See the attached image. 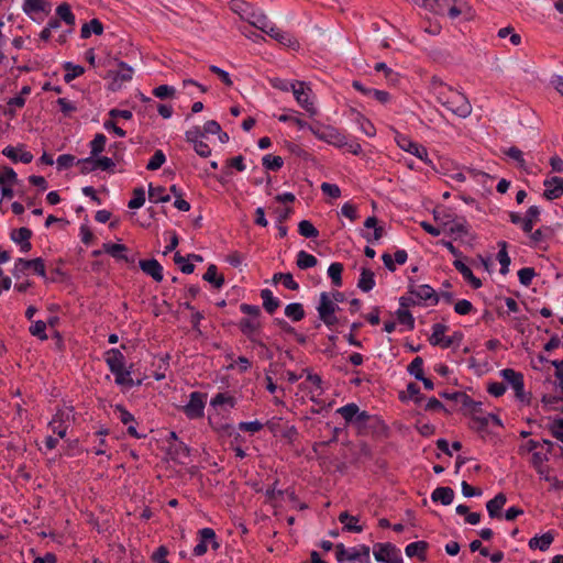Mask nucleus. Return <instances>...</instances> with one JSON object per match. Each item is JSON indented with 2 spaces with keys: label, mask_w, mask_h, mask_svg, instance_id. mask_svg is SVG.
<instances>
[{
  "label": "nucleus",
  "mask_w": 563,
  "mask_h": 563,
  "mask_svg": "<svg viewBox=\"0 0 563 563\" xmlns=\"http://www.w3.org/2000/svg\"><path fill=\"white\" fill-rule=\"evenodd\" d=\"M198 536L199 542L192 550L194 555L201 556L207 553L209 543L213 550L219 549L220 544L217 541V536L213 529L202 528L198 531Z\"/></svg>",
  "instance_id": "14"
},
{
  "label": "nucleus",
  "mask_w": 563,
  "mask_h": 563,
  "mask_svg": "<svg viewBox=\"0 0 563 563\" xmlns=\"http://www.w3.org/2000/svg\"><path fill=\"white\" fill-rule=\"evenodd\" d=\"M103 32V25L98 19H92L88 23H85L80 31L81 38H88L93 33L101 35Z\"/></svg>",
  "instance_id": "36"
},
{
  "label": "nucleus",
  "mask_w": 563,
  "mask_h": 563,
  "mask_svg": "<svg viewBox=\"0 0 563 563\" xmlns=\"http://www.w3.org/2000/svg\"><path fill=\"white\" fill-rule=\"evenodd\" d=\"M339 521L343 525V529L349 532L360 533L363 531V527L358 525V518L351 516L347 511L339 515Z\"/></svg>",
  "instance_id": "27"
},
{
  "label": "nucleus",
  "mask_w": 563,
  "mask_h": 563,
  "mask_svg": "<svg viewBox=\"0 0 563 563\" xmlns=\"http://www.w3.org/2000/svg\"><path fill=\"white\" fill-rule=\"evenodd\" d=\"M285 314L292 321H300L305 318V310L301 303L292 302L286 306Z\"/></svg>",
  "instance_id": "42"
},
{
  "label": "nucleus",
  "mask_w": 563,
  "mask_h": 563,
  "mask_svg": "<svg viewBox=\"0 0 563 563\" xmlns=\"http://www.w3.org/2000/svg\"><path fill=\"white\" fill-rule=\"evenodd\" d=\"M207 395L200 391H194L189 396V401L184 406V412L189 419L203 417Z\"/></svg>",
  "instance_id": "13"
},
{
  "label": "nucleus",
  "mask_w": 563,
  "mask_h": 563,
  "mask_svg": "<svg viewBox=\"0 0 563 563\" xmlns=\"http://www.w3.org/2000/svg\"><path fill=\"white\" fill-rule=\"evenodd\" d=\"M428 547L429 544L426 541L411 542L406 547L405 553L409 558L417 556L421 561H424Z\"/></svg>",
  "instance_id": "28"
},
{
  "label": "nucleus",
  "mask_w": 563,
  "mask_h": 563,
  "mask_svg": "<svg viewBox=\"0 0 563 563\" xmlns=\"http://www.w3.org/2000/svg\"><path fill=\"white\" fill-rule=\"evenodd\" d=\"M298 232L300 235L308 239H314L319 236V231L309 220H302L299 222Z\"/></svg>",
  "instance_id": "45"
},
{
  "label": "nucleus",
  "mask_w": 563,
  "mask_h": 563,
  "mask_svg": "<svg viewBox=\"0 0 563 563\" xmlns=\"http://www.w3.org/2000/svg\"><path fill=\"white\" fill-rule=\"evenodd\" d=\"M141 269L155 282L163 280V266L154 258L140 261Z\"/></svg>",
  "instance_id": "20"
},
{
  "label": "nucleus",
  "mask_w": 563,
  "mask_h": 563,
  "mask_svg": "<svg viewBox=\"0 0 563 563\" xmlns=\"http://www.w3.org/2000/svg\"><path fill=\"white\" fill-rule=\"evenodd\" d=\"M335 558L339 563H371L369 547L361 544L345 548L339 543L335 545Z\"/></svg>",
  "instance_id": "3"
},
{
  "label": "nucleus",
  "mask_w": 563,
  "mask_h": 563,
  "mask_svg": "<svg viewBox=\"0 0 563 563\" xmlns=\"http://www.w3.org/2000/svg\"><path fill=\"white\" fill-rule=\"evenodd\" d=\"M263 166L268 170H279L284 165V159L280 156L267 154L262 158Z\"/></svg>",
  "instance_id": "46"
},
{
  "label": "nucleus",
  "mask_w": 563,
  "mask_h": 563,
  "mask_svg": "<svg viewBox=\"0 0 563 563\" xmlns=\"http://www.w3.org/2000/svg\"><path fill=\"white\" fill-rule=\"evenodd\" d=\"M211 406H222L224 404H228L230 407L235 406V399L232 396H229L227 394L219 393L211 399Z\"/></svg>",
  "instance_id": "59"
},
{
  "label": "nucleus",
  "mask_w": 563,
  "mask_h": 563,
  "mask_svg": "<svg viewBox=\"0 0 563 563\" xmlns=\"http://www.w3.org/2000/svg\"><path fill=\"white\" fill-rule=\"evenodd\" d=\"M549 431L553 438L563 443V419H556L549 426Z\"/></svg>",
  "instance_id": "60"
},
{
  "label": "nucleus",
  "mask_w": 563,
  "mask_h": 563,
  "mask_svg": "<svg viewBox=\"0 0 563 563\" xmlns=\"http://www.w3.org/2000/svg\"><path fill=\"white\" fill-rule=\"evenodd\" d=\"M423 7L439 15H448L455 20L465 14L470 8L462 0H423Z\"/></svg>",
  "instance_id": "2"
},
{
  "label": "nucleus",
  "mask_w": 563,
  "mask_h": 563,
  "mask_svg": "<svg viewBox=\"0 0 563 563\" xmlns=\"http://www.w3.org/2000/svg\"><path fill=\"white\" fill-rule=\"evenodd\" d=\"M433 503H440L444 506L451 505L454 499V490L451 487H438L431 494Z\"/></svg>",
  "instance_id": "23"
},
{
  "label": "nucleus",
  "mask_w": 563,
  "mask_h": 563,
  "mask_svg": "<svg viewBox=\"0 0 563 563\" xmlns=\"http://www.w3.org/2000/svg\"><path fill=\"white\" fill-rule=\"evenodd\" d=\"M29 331L33 336H36L42 341H45L48 338L46 334V322L45 321L37 320V321L33 322L32 325L29 328Z\"/></svg>",
  "instance_id": "52"
},
{
  "label": "nucleus",
  "mask_w": 563,
  "mask_h": 563,
  "mask_svg": "<svg viewBox=\"0 0 563 563\" xmlns=\"http://www.w3.org/2000/svg\"><path fill=\"white\" fill-rule=\"evenodd\" d=\"M56 14L68 25L75 24V15L73 14L69 4L62 3L56 8Z\"/></svg>",
  "instance_id": "48"
},
{
  "label": "nucleus",
  "mask_w": 563,
  "mask_h": 563,
  "mask_svg": "<svg viewBox=\"0 0 563 563\" xmlns=\"http://www.w3.org/2000/svg\"><path fill=\"white\" fill-rule=\"evenodd\" d=\"M358 406L354 402L347 404L336 409V413H339L346 423L355 422L357 415Z\"/></svg>",
  "instance_id": "39"
},
{
  "label": "nucleus",
  "mask_w": 563,
  "mask_h": 563,
  "mask_svg": "<svg viewBox=\"0 0 563 563\" xmlns=\"http://www.w3.org/2000/svg\"><path fill=\"white\" fill-rule=\"evenodd\" d=\"M375 275L374 273L366 267L361 268L360 278L357 282V287L364 291L368 292L375 287Z\"/></svg>",
  "instance_id": "25"
},
{
  "label": "nucleus",
  "mask_w": 563,
  "mask_h": 563,
  "mask_svg": "<svg viewBox=\"0 0 563 563\" xmlns=\"http://www.w3.org/2000/svg\"><path fill=\"white\" fill-rule=\"evenodd\" d=\"M261 298L263 300V307L264 309L269 313H274L276 309L279 307L280 301L279 299L275 298L273 296V292L265 288L261 290Z\"/></svg>",
  "instance_id": "35"
},
{
  "label": "nucleus",
  "mask_w": 563,
  "mask_h": 563,
  "mask_svg": "<svg viewBox=\"0 0 563 563\" xmlns=\"http://www.w3.org/2000/svg\"><path fill=\"white\" fill-rule=\"evenodd\" d=\"M408 373L416 379H420L424 376L423 373V360L420 356L415 357L407 368Z\"/></svg>",
  "instance_id": "50"
},
{
  "label": "nucleus",
  "mask_w": 563,
  "mask_h": 563,
  "mask_svg": "<svg viewBox=\"0 0 563 563\" xmlns=\"http://www.w3.org/2000/svg\"><path fill=\"white\" fill-rule=\"evenodd\" d=\"M106 143L107 137L104 134H96L93 140L90 142V155L92 157H97L101 152L104 151Z\"/></svg>",
  "instance_id": "44"
},
{
  "label": "nucleus",
  "mask_w": 563,
  "mask_h": 563,
  "mask_svg": "<svg viewBox=\"0 0 563 563\" xmlns=\"http://www.w3.org/2000/svg\"><path fill=\"white\" fill-rule=\"evenodd\" d=\"M2 154L10 158L12 162H22L24 164H29L33 159V155L30 152H22L21 154H18V148L13 146H7Z\"/></svg>",
  "instance_id": "32"
},
{
  "label": "nucleus",
  "mask_w": 563,
  "mask_h": 563,
  "mask_svg": "<svg viewBox=\"0 0 563 563\" xmlns=\"http://www.w3.org/2000/svg\"><path fill=\"white\" fill-rule=\"evenodd\" d=\"M104 360L111 373L125 368V357L119 349L107 351Z\"/></svg>",
  "instance_id": "18"
},
{
  "label": "nucleus",
  "mask_w": 563,
  "mask_h": 563,
  "mask_svg": "<svg viewBox=\"0 0 563 563\" xmlns=\"http://www.w3.org/2000/svg\"><path fill=\"white\" fill-rule=\"evenodd\" d=\"M272 38L280 43L282 45L296 49L299 47V43L296 37H294L290 33L285 32L278 27L269 26V31L267 33Z\"/></svg>",
  "instance_id": "16"
},
{
  "label": "nucleus",
  "mask_w": 563,
  "mask_h": 563,
  "mask_svg": "<svg viewBox=\"0 0 563 563\" xmlns=\"http://www.w3.org/2000/svg\"><path fill=\"white\" fill-rule=\"evenodd\" d=\"M545 190L543 197L548 200H554L563 195V178L552 177L543 183Z\"/></svg>",
  "instance_id": "17"
},
{
  "label": "nucleus",
  "mask_w": 563,
  "mask_h": 563,
  "mask_svg": "<svg viewBox=\"0 0 563 563\" xmlns=\"http://www.w3.org/2000/svg\"><path fill=\"white\" fill-rule=\"evenodd\" d=\"M394 139L396 144L402 151L415 155L427 165H432V161L429 157L428 150L423 145L412 141L408 135L401 134L399 132L395 133Z\"/></svg>",
  "instance_id": "6"
},
{
  "label": "nucleus",
  "mask_w": 563,
  "mask_h": 563,
  "mask_svg": "<svg viewBox=\"0 0 563 563\" xmlns=\"http://www.w3.org/2000/svg\"><path fill=\"white\" fill-rule=\"evenodd\" d=\"M102 250L117 261H123L126 263L133 262V260L128 256V247L124 244L108 242L102 244Z\"/></svg>",
  "instance_id": "19"
},
{
  "label": "nucleus",
  "mask_w": 563,
  "mask_h": 563,
  "mask_svg": "<svg viewBox=\"0 0 563 563\" xmlns=\"http://www.w3.org/2000/svg\"><path fill=\"white\" fill-rule=\"evenodd\" d=\"M74 420V408L65 406L57 409L56 413L48 422V428L53 431V433L57 434L58 438L64 439L67 434L70 422Z\"/></svg>",
  "instance_id": "5"
},
{
  "label": "nucleus",
  "mask_w": 563,
  "mask_h": 563,
  "mask_svg": "<svg viewBox=\"0 0 563 563\" xmlns=\"http://www.w3.org/2000/svg\"><path fill=\"white\" fill-rule=\"evenodd\" d=\"M500 250L497 253V260L500 264V274L506 275L509 271L510 265V257L507 252V243L506 242H499Z\"/></svg>",
  "instance_id": "43"
},
{
  "label": "nucleus",
  "mask_w": 563,
  "mask_h": 563,
  "mask_svg": "<svg viewBox=\"0 0 563 563\" xmlns=\"http://www.w3.org/2000/svg\"><path fill=\"white\" fill-rule=\"evenodd\" d=\"M453 266L454 268L463 276V278L470 283V285L474 288V289H478L482 287V280L479 278H477L473 272L471 271V268L465 265L461 260L459 258H455V261L453 262Z\"/></svg>",
  "instance_id": "21"
},
{
  "label": "nucleus",
  "mask_w": 563,
  "mask_h": 563,
  "mask_svg": "<svg viewBox=\"0 0 563 563\" xmlns=\"http://www.w3.org/2000/svg\"><path fill=\"white\" fill-rule=\"evenodd\" d=\"M32 238V231L27 228L14 229L10 233V239L20 246L22 253H27L32 249L30 239Z\"/></svg>",
  "instance_id": "15"
},
{
  "label": "nucleus",
  "mask_w": 563,
  "mask_h": 563,
  "mask_svg": "<svg viewBox=\"0 0 563 563\" xmlns=\"http://www.w3.org/2000/svg\"><path fill=\"white\" fill-rule=\"evenodd\" d=\"M202 278L212 284L214 288L219 289L224 284V277L223 275L218 274V268L214 264H210L203 274Z\"/></svg>",
  "instance_id": "33"
},
{
  "label": "nucleus",
  "mask_w": 563,
  "mask_h": 563,
  "mask_svg": "<svg viewBox=\"0 0 563 563\" xmlns=\"http://www.w3.org/2000/svg\"><path fill=\"white\" fill-rule=\"evenodd\" d=\"M132 76H133L132 67H130L125 63H120L119 68L114 75V80L115 81L120 80L121 82L129 81L132 79Z\"/></svg>",
  "instance_id": "54"
},
{
  "label": "nucleus",
  "mask_w": 563,
  "mask_h": 563,
  "mask_svg": "<svg viewBox=\"0 0 563 563\" xmlns=\"http://www.w3.org/2000/svg\"><path fill=\"white\" fill-rule=\"evenodd\" d=\"M263 427H264V424L258 420L243 421V422L239 423V429L241 431L251 432V433H256V432L261 431L263 429Z\"/></svg>",
  "instance_id": "63"
},
{
  "label": "nucleus",
  "mask_w": 563,
  "mask_h": 563,
  "mask_svg": "<svg viewBox=\"0 0 563 563\" xmlns=\"http://www.w3.org/2000/svg\"><path fill=\"white\" fill-rule=\"evenodd\" d=\"M47 8L46 0H24L23 11L27 15L45 12Z\"/></svg>",
  "instance_id": "37"
},
{
  "label": "nucleus",
  "mask_w": 563,
  "mask_h": 563,
  "mask_svg": "<svg viewBox=\"0 0 563 563\" xmlns=\"http://www.w3.org/2000/svg\"><path fill=\"white\" fill-rule=\"evenodd\" d=\"M240 329L243 334L251 338V335L258 329V323L255 320L244 318L240 321Z\"/></svg>",
  "instance_id": "58"
},
{
  "label": "nucleus",
  "mask_w": 563,
  "mask_h": 563,
  "mask_svg": "<svg viewBox=\"0 0 563 563\" xmlns=\"http://www.w3.org/2000/svg\"><path fill=\"white\" fill-rule=\"evenodd\" d=\"M247 20L253 26L266 34L269 31V26H274L269 19L262 12H252Z\"/></svg>",
  "instance_id": "29"
},
{
  "label": "nucleus",
  "mask_w": 563,
  "mask_h": 563,
  "mask_svg": "<svg viewBox=\"0 0 563 563\" xmlns=\"http://www.w3.org/2000/svg\"><path fill=\"white\" fill-rule=\"evenodd\" d=\"M318 263V260L312 254L301 250L297 253L296 264L300 269H308L314 267Z\"/></svg>",
  "instance_id": "38"
},
{
  "label": "nucleus",
  "mask_w": 563,
  "mask_h": 563,
  "mask_svg": "<svg viewBox=\"0 0 563 563\" xmlns=\"http://www.w3.org/2000/svg\"><path fill=\"white\" fill-rule=\"evenodd\" d=\"M294 97L297 103L303 108L309 115L313 117L317 114V108L311 101L312 90L303 81H296L292 89Z\"/></svg>",
  "instance_id": "11"
},
{
  "label": "nucleus",
  "mask_w": 563,
  "mask_h": 563,
  "mask_svg": "<svg viewBox=\"0 0 563 563\" xmlns=\"http://www.w3.org/2000/svg\"><path fill=\"white\" fill-rule=\"evenodd\" d=\"M373 554L382 563H404L400 550L389 542L374 544Z\"/></svg>",
  "instance_id": "8"
},
{
  "label": "nucleus",
  "mask_w": 563,
  "mask_h": 563,
  "mask_svg": "<svg viewBox=\"0 0 563 563\" xmlns=\"http://www.w3.org/2000/svg\"><path fill=\"white\" fill-rule=\"evenodd\" d=\"M175 92V88L168 85H161L153 89V95L158 99L173 98Z\"/></svg>",
  "instance_id": "56"
},
{
  "label": "nucleus",
  "mask_w": 563,
  "mask_h": 563,
  "mask_svg": "<svg viewBox=\"0 0 563 563\" xmlns=\"http://www.w3.org/2000/svg\"><path fill=\"white\" fill-rule=\"evenodd\" d=\"M352 113L354 114V120L358 124L360 130L367 136L372 137L376 134V129L374 124L365 118L362 113L352 110Z\"/></svg>",
  "instance_id": "34"
},
{
  "label": "nucleus",
  "mask_w": 563,
  "mask_h": 563,
  "mask_svg": "<svg viewBox=\"0 0 563 563\" xmlns=\"http://www.w3.org/2000/svg\"><path fill=\"white\" fill-rule=\"evenodd\" d=\"M309 131L320 141L342 148L346 144V135L332 125L316 123L309 126Z\"/></svg>",
  "instance_id": "4"
},
{
  "label": "nucleus",
  "mask_w": 563,
  "mask_h": 563,
  "mask_svg": "<svg viewBox=\"0 0 563 563\" xmlns=\"http://www.w3.org/2000/svg\"><path fill=\"white\" fill-rule=\"evenodd\" d=\"M148 199L153 203L168 202L170 200V196L166 192L165 187L163 186H153V184L148 185Z\"/></svg>",
  "instance_id": "30"
},
{
  "label": "nucleus",
  "mask_w": 563,
  "mask_h": 563,
  "mask_svg": "<svg viewBox=\"0 0 563 563\" xmlns=\"http://www.w3.org/2000/svg\"><path fill=\"white\" fill-rule=\"evenodd\" d=\"M114 410L119 413V420L128 426L134 422V416L123 405H115Z\"/></svg>",
  "instance_id": "62"
},
{
  "label": "nucleus",
  "mask_w": 563,
  "mask_h": 563,
  "mask_svg": "<svg viewBox=\"0 0 563 563\" xmlns=\"http://www.w3.org/2000/svg\"><path fill=\"white\" fill-rule=\"evenodd\" d=\"M64 69L66 71L64 75V80L67 84L73 81L75 78L81 76L85 73V68L82 66L75 65L71 62H66L64 64Z\"/></svg>",
  "instance_id": "40"
},
{
  "label": "nucleus",
  "mask_w": 563,
  "mask_h": 563,
  "mask_svg": "<svg viewBox=\"0 0 563 563\" xmlns=\"http://www.w3.org/2000/svg\"><path fill=\"white\" fill-rule=\"evenodd\" d=\"M396 314L400 324L406 325L409 330L415 328V318L408 309H398Z\"/></svg>",
  "instance_id": "55"
},
{
  "label": "nucleus",
  "mask_w": 563,
  "mask_h": 563,
  "mask_svg": "<svg viewBox=\"0 0 563 563\" xmlns=\"http://www.w3.org/2000/svg\"><path fill=\"white\" fill-rule=\"evenodd\" d=\"M115 377V384L119 386H123L126 388H131L133 386H139L142 384L141 380L134 382L131 376V369L123 368L119 372L112 373Z\"/></svg>",
  "instance_id": "31"
},
{
  "label": "nucleus",
  "mask_w": 563,
  "mask_h": 563,
  "mask_svg": "<svg viewBox=\"0 0 563 563\" xmlns=\"http://www.w3.org/2000/svg\"><path fill=\"white\" fill-rule=\"evenodd\" d=\"M536 271L532 267H523L518 271L519 282L523 286H530Z\"/></svg>",
  "instance_id": "57"
},
{
  "label": "nucleus",
  "mask_w": 563,
  "mask_h": 563,
  "mask_svg": "<svg viewBox=\"0 0 563 563\" xmlns=\"http://www.w3.org/2000/svg\"><path fill=\"white\" fill-rule=\"evenodd\" d=\"M166 162V156L162 150H157L154 155L150 158L146 169L157 170Z\"/></svg>",
  "instance_id": "53"
},
{
  "label": "nucleus",
  "mask_w": 563,
  "mask_h": 563,
  "mask_svg": "<svg viewBox=\"0 0 563 563\" xmlns=\"http://www.w3.org/2000/svg\"><path fill=\"white\" fill-rule=\"evenodd\" d=\"M342 272H343V264L339 262H334L330 264L328 267V276L330 277L333 286L341 287L342 286Z\"/></svg>",
  "instance_id": "41"
},
{
  "label": "nucleus",
  "mask_w": 563,
  "mask_h": 563,
  "mask_svg": "<svg viewBox=\"0 0 563 563\" xmlns=\"http://www.w3.org/2000/svg\"><path fill=\"white\" fill-rule=\"evenodd\" d=\"M408 294L413 295L418 303L429 301L430 305H437L439 302V295L430 285H417L410 277L408 278Z\"/></svg>",
  "instance_id": "10"
},
{
  "label": "nucleus",
  "mask_w": 563,
  "mask_h": 563,
  "mask_svg": "<svg viewBox=\"0 0 563 563\" xmlns=\"http://www.w3.org/2000/svg\"><path fill=\"white\" fill-rule=\"evenodd\" d=\"M145 202V190L143 187L134 188L133 198L129 201L128 207L130 209H139Z\"/></svg>",
  "instance_id": "51"
},
{
  "label": "nucleus",
  "mask_w": 563,
  "mask_h": 563,
  "mask_svg": "<svg viewBox=\"0 0 563 563\" xmlns=\"http://www.w3.org/2000/svg\"><path fill=\"white\" fill-rule=\"evenodd\" d=\"M18 184V175L11 167H3L0 173V186H14Z\"/></svg>",
  "instance_id": "47"
},
{
  "label": "nucleus",
  "mask_w": 563,
  "mask_h": 563,
  "mask_svg": "<svg viewBox=\"0 0 563 563\" xmlns=\"http://www.w3.org/2000/svg\"><path fill=\"white\" fill-rule=\"evenodd\" d=\"M277 276L280 277V282L285 288L289 290H298L299 284L294 279L290 273H277Z\"/></svg>",
  "instance_id": "64"
},
{
  "label": "nucleus",
  "mask_w": 563,
  "mask_h": 563,
  "mask_svg": "<svg viewBox=\"0 0 563 563\" xmlns=\"http://www.w3.org/2000/svg\"><path fill=\"white\" fill-rule=\"evenodd\" d=\"M203 132L201 130L200 126H192L191 129H189L188 131H186L185 133V139L188 143H191L192 145L196 143V142H199L202 140L203 137Z\"/></svg>",
  "instance_id": "61"
},
{
  "label": "nucleus",
  "mask_w": 563,
  "mask_h": 563,
  "mask_svg": "<svg viewBox=\"0 0 563 563\" xmlns=\"http://www.w3.org/2000/svg\"><path fill=\"white\" fill-rule=\"evenodd\" d=\"M339 309L338 305L331 299L329 292H321L317 311L320 320L329 328L338 323L335 311Z\"/></svg>",
  "instance_id": "7"
},
{
  "label": "nucleus",
  "mask_w": 563,
  "mask_h": 563,
  "mask_svg": "<svg viewBox=\"0 0 563 563\" xmlns=\"http://www.w3.org/2000/svg\"><path fill=\"white\" fill-rule=\"evenodd\" d=\"M507 503V497L504 493H498L493 499L486 504V509L490 518H500V510Z\"/></svg>",
  "instance_id": "22"
},
{
  "label": "nucleus",
  "mask_w": 563,
  "mask_h": 563,
  "mask_svg": "<svg viewBox=\"0 0 563 563\" xmlns=\"http://www.w3.org/2000/svg\"><path fill=\"white\" fill-rule=\"evenodd\" d=\"M441 397L450 400H454L456 402H461L464 407H472L473 410L476 409L481 404L475 402L468 395L461 391H454V393H446L443 391L440 394Z\"/></svg>",
  "instance_id": "24"
},
{
  "label": "nucleus",
  "mask_w": 563,
  "mask_h": 563,
  "mask_svg": "<svg viewBox=\"0 0 563 563\" xmlns=\"http://www.w3.org/2000/svg\"><path fill=\"white\" fill-rule=\"evenodd\" d=\"M554 541V534L552 532H545L541 537H533L529 540L530 549H539L540 551H547Z\"/></svg>",
  "instance_id": "26"
},
{
  "label": "nucleus",
  "mask_w": 563,
  "mask_h": 563,
  "mask_svg": "<svg viewBox=\"0 0 563 563\" xmlns=\"http://www.w3.org/2000/svg\"><path fill=\"white\" fill-rule=\"evenodd\" d=\"M30 269H33V272L41 277H46L45 263L41 257L33 260L18 258L14 263L12 275L15 278H20Z\"/></svg>",
  "instance_id": "9"
},
{
  "label": "nucleus",
  "mask_w": 563,
  "mask_h": 563,
  "mask_svg": "<svg viewBox=\"0 0 563 563\" xmlns=\"http://www.w3.org/2000/svg\"><path fill=\"white\" fill-rule=\"evenodd\" d=\"M448 330V327L443 323H434L432 325V334L429 338V342L431 345H438L441 344V340L444 336L445 332Z\"/></svg>",
  "instance_id": "49"
},
{
  "label": "nucleus",
  "mask_w": 563,
  "mask_h": 563,
  "mask_svg": "<svg viewBox=\"0 0 563 563\" xmlns=\"http://www.w3.org/2000/svg\"><path fill=\"white\" fill-rule=\"evenodd\" d=\"M500 376L515 390V395L520 401L527 400L523 375L520 372H516L512 368H504L500 371Z\"/></svg>",
  "instance_id": "12"
},
{
  "label": "nucleus",
  "mask_w": 563,
  "mask_h": 563,
  "mask_svg": "<svg viewBox=\"0 0 563 563\" xmlns=\"http://www.w3.org/2000/svg\"><path fill=\"white\" fill-rule=\"evenodd\" d=\"M431 90L439 103L459 118H467L472 113V104L467 97L453 87L444 84L441 79L433 77Z\"/></svg>",
  "instance_id": "1"
}]
</instances>
